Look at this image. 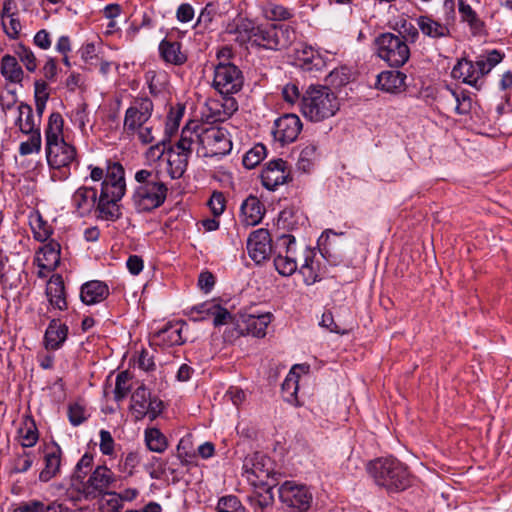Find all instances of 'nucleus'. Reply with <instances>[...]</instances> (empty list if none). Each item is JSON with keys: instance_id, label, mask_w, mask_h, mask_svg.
Returning <instances> with one entry per match:
<instances>
[{"instance_id": "f257e3e1", "label": "nucleus", "mask_w": 512, "mask_h": 512, "mask_svg": "<svg viewBox=\"0 0 512 512\" xmlns=\"http://www.w3.org/2000/svg\"><path fill=\"white\" fill-rule=\"evenodd\" d=\"M126 192L125 171L120 163H108L106 178L101 183L99 198L94 211L96 217L105 221H116L122 213L119 201Z\"/></svg>"}, {"instance_id": "f03ea898", "label": "nucleus", "mask_w": 512, "mask_h": 512, "mask_svg": "<svg viewBox=\"0 0 512 512\" xmlns=\"http://www.w3.org/2000/svg\"><path fill=\"white\" fill-rule=\"evenodd\" d=\"M505 54L497 49L487 50L475 60L461 58L451 71V76L476 90H481L485 77L504 59Z\"/></svg>"}, {"instance_id": "7ed1b4c3", "label": "nucleus", "mask_w": 512, "mask_h": 512, "mask_svg": "<svg viewBox=\"0 0 512 512\" xmlns=\"http://www.w3.org/2000/svg\"><path fill=\"white\" fill-rule=\"evenodd\" d=\"M340 109L338 96L327 85H310L301 95L299 110L311 122H322Z\"/></svg>"}, {"instance_id": "20e7f679", "label": "nucleus", "mask_w": 512, "mask_h": 512, "mask_svg": "<svg viewBox=\"0 0 512 512\" xmlns=\"http://www.w3.org/2000/svg\"><path fill=\"white\" fill-rule=\"evenodd\" d=\"M137 186L132 201L138 212H149L160 207L166 200L168 188L160 179L159 172L141 169L135 173Z\"/></svg>"}, {"instance_id": "39448f33", "label": "nucleus", "mask_w": 512, "mask_h": 512, "mask_svg": "<svg viewBox=\"0 0 512 512\" xmlns=\"http://www.w3.org/2000/svg\"><path fill=\"white\" fill-rule=\"evenodd\" d=\"M368 471L377 485L391 492L404 490L410 483L407 467L393 457L372 461Z\"/></svg>"}, {"instance_id": "423d86ee", "label": "nucleus", "mask_w": 512, "mask_h": 512, "mask_svg": "<svg viewBox=\"0 0 512 512\" xmlns=\"http://www.w3.org/2000/svg\"><path fill=\"white\" fill-rule=\"evenodd\" d=\"M248 39L251 45L269 50H282L295 41L296 33L286 24L258 25L251 28Z\"/></svg>"}, {"instance_id": "0eeeda50", "label": "nucleus", "mask_w": 512, "mask_h": 512, "mask_svg": "<svg viewBox=\"0 0 512 512\" xmlns=\"http://www.w3.org/2000/svg\"><path fill=\"white\" fill-rule=\"evenodd\" d=\"M377 54L391 67H402L410 58L405 40L393 33H383L376 38Z\"/></svg>"}, {"instance_id": "6e6552de", "label": "nucleus", "mask_w": 512, "mask_h": 512, "mask_svg": "<svg viewBox=\"0 0 512 512\" xmlns=\"http://www.w3.org/2000/svg\"><path fill=\"white\" fill-rule=\"evenodd\" d=\"M200 148L204 157L224 156L232 149V142L226 129L219 126L200 124Z\"/></svg>"}, {"instance_id": "1a4fd4ad", "label": "nucleus", "mask_w": 512, "mask_h": 512, "mask_svg": "<svg viewBox=\"0 0 512 512\" xmlns=\"http://www.w3.org/2000/svg\"><path fill=\"white\" fill-rule=\"evenodd\" d=\"M244 83L242 71L229 62H219L214 68L212 85L222 95L238 93Z\"/></svg>"}, {"instance_id": "9d476101", "label": "nucleus", "mask_w": 512, "mask_h": 512, "mask_svg": "<svg viewBox=\"0 0 512 512\" xmlns=\"http://www.w3.org/2000/svg\"><path fill=\"white\" fill-rule=\"evenodd\" d=\"M455 1L444 0L443 9L445 11L444 22L434 20L431 16L421 15L416 19L420 31L432 39H440L450 36V25L455 21Z\"/></svg>"}, {"instance_id": "9b49d317", "label": "nucleus", "mask_w": 512, "mask_h": 512, "mask_svg": "<svg viewBox=\"0 0 512 512\" xmlns=\"http://www.w3.org/2000/svg\"><path fill=\"white\" fill-rule=\"evenodd\" d=\"M437 105L446 113L466 115L472 109V99L468 91L447 85L439 92Z\"/></svg>"}, {"instance_id": "f8f14e48", "label": "nucleus", "mask_w": 512, "mask_h": 512, "mask_svg": "<svg viewBox=\"0 0 512 512\" xmlns=\"http://www.w3.org/2000/svg\"><path fill=\"white\" fill-rule=\"evenodd\" d=\"M154 110L153 102L150 98L136 97L125 112L123 121V130L127 135H131L143 125L149 123Z\"/></svg>"}, {"instance_id": "ddd939ff", "label": "nucleus", "mask_w": 512, "mask_h": 512, "mask_svg": "<svg viewBox=\"0 0 512 512\" xmlns=\"http://www.w3.org/2000/svg\"><path fill=\"white\" fill-rule=\"evenodd\" d=\"M281 502L298 512L307 511L312 502V494L305 485L285 481L278 489Z\"/></svg>"}, {"instance_id": "4468645a", "label": "nucleus", "mask_w": 512, "mask_h": 512, "mask_svg": "<svg viewBox=\"0 0 512 512\" xmlns=\"http://www.w3.org/2000/svg\"><path fill=\"white\" fill-rule=\"evenodd\" d=\"M116 481L115 474L106 466H97L84 485L86 495L96 498L111 493L109 489Z\"/></svg>"}, {"instance_id": "2eb2a0df", "label": "nucleus", "mask_w": 512, "mask_h": 512, "mask_svg": "<svg viewBox=\"0 0 512 512\" xmlns=\"http://www.w3.org/2000/svg\"><path fill=\"white\" fill-rule=\"evenodd\" d=\"M272 240L267 229L260 228L253 231L247 239L249 257L260 264L266 261L272 253Z\"/></svg>"}, {"instance_id": "dca6fc26", "label": "nucleus", "mask_w": 512, "mask_h": 512, "mask_svg": "<svg viewBox=\"0 0 512 512\" xmlns=\"http://www.w3.org/2000/svg\"><path fill=\"white\" fill-rule=\"evenodd\" d=\"M302 130V122L296 114H285L275 120L273 135L282 144L295 141Z\"/></svg>"}, {"instance_id": "f3484780", "label": "nucleus", "mask_w": 512, "mask_h": 512, "mask_svg": "<svg viewBox=\"0 0 512 512\" xmlns=\"http://www.w3.org/2000/svg\"><path fill=\"white\" fill-rule=\"evenodd\" d=\"M289 170L287 162L283 159L269 161L261 172V181L268 190H275L288 181Z\"/></svg>"}, {"instance_id": "a211bd4d", "label": "nucleus", "mask_w": 512, "mask_h": 512, "mask_svg": "<svg viewBox=\"0 0 512 512\" xmlns=\"http://www.w3.org/2000/svg\"><path fill=\"white\" fill-rule=\"evenodd\" d=\"M46 157L50 167L60 169L76 160V149L65 141L46 145Z\"/></svg>"}, {"instance_id": "6ab92c4d", "label": "nucleus", "mask_w": 512, "mask_h": 512, "mask_svg": "<svg viewBox=\"0 0 512 512\" xmlns=\"http://www.w3.org/2000/svg\"><path fill=\"white\" fill-rule=\"evenodd\" d=\"M271 322V314L265 313L261 315H244L241 318V323H238V327L241 334H249L254 337H264L266 335V329Z\"/></svg>"}, {"instance_id": "aec40b11", "label": "nucleus", "mask_w": 512, "mask_h": 512, "mask_svg": "<svg viewBox=\"0 0 512 512\" xmlns=\"http://www.w3.org/2000/svg\"><path fill=\"white\" fill-rule=\"evenodd\" d=\"M97 202V190L93 187L81 186L72 195V205L81 216L89 215Z\"/></svg>"}, {"instance_id": "412c9836", "label": "nucleus", "mask_w": 512, "mask_h": 512, "mask_svg": "<svg viewBox=\"0 0 512 512\" xmlns=\"http://www.w3.org/2000/svg\"><path fill=\"white\" fill-rule=\"evenodd\" d=\"M200 138H201V127L199 124L193 123L189 124L182 129L180 139L175 144V150L179 152L185 153L190 157L193 146L198 145L197 152L201 153L200 148Z\"/></svg>"}, {"instance_id": "4be33fe9", "label": "nucleus", "mask_w": 512, "mask_h": 512, "mask_svg": "<svg viewBox=\"0 0 512 512\" xmlns=\"http://www.w3.org/2000/svg\"><path fill=\"white\" fill-rule=\"evenodd\" d=\"M406 75L397 70L383 71L377 76L376 88L387 93H398L404 90Z\"/></svg>"}, {"instance_id": "5701e85b", "label": "nucleus", "mask_w": 512, "mask_h": 512, "mask_svg": "<svg viewBox=\"0 0 512 512\" xmlns=\"http://www.w3.org/2000/svg\"><path fill=\"white\" fill-rule=\"evenodd\" d=\"M264 206L255 196H249L241 205L240 219L245 226H254L261 222Z\"/></svg>"}, {"instance_id": "b1692460", "label": "nucleus", "mask_w": 512, "mask_h": 512, "mask_svg": "<svg viewBox=\"0 0 512 512\" xmlns=\"http://www.w3.org/2000/svg\"><path fill=\"white\" fill-rule=\"evenodd\" d=\"M68 327L57 319H52L44 335L46 349L57 350L66 341Z\"/></svg>"}, {"instance_id": "393cba45", "label": "nucleus", "mask_w": 512, "mask_h": 512, "mask_svg": "<svg viewBox=\"0 0 512 512\" xmlns=\"http://www.w3.org/2000/svg\"><path fill=\"white\" fill-rule=\"evenodd\" d=\"M38 266L46 271H53L60 263V244L50 241L45 244L36 257Z\"/></svg>"}, {"instance_id": "a878e982", "label": "nucleus", "mask_w": 512, "mask_h": 512, "mask_svg": "<svg viewBox=\"0 0 512 512\" xmlns=\"http://www.w3.org/2000/svg\"><path fill=\"white\" fill-rule=\"evenodd\" d=\"M109 295L108 286L101 281H90L81 287L80 297L86 305L102 302Z\"/></svg>"}, {"instance_id": "bb28decb", "label": "nucleus", "mask_w": 512, "mask_h": 512, "mask_svg": "<svg viewBox=\"0 0 512 512\" xmlns=\"http://www.w3.org/2000/svg\"><path fill=\"white\" fill-rule=\"evenodd\" d=\"M161 58L169 64L180 66L187 61V56L181 51V43L163 39L159 44Z\"/></svg>"}, {"instance_id": "cd10ccee", "label": "nucleus", "mask_w": 512, "mask_h": 512, "mask_svg": "<svg viewBox=\"0 0 512 512\" xmlns=\"http://www.w3.org/2000/svg\"><path fill=\"white\" fill-rule=\"evenodd\" d=\"M244 468L260 481L268 479L272 473L270 459L258 453L245 460Z\"/></svg>"}, {"instance_id": "c85d7f7f", "label": "nucleus", "mask_w": 512, "mask_h": 512, "mask_svg": "<svg viewBox=\"0 0 512 512\" xmlns=\"http://www.w3.org/2000/svg\"><path fill=\"white\" fill-rule=\"evenodd\" d=\"M46 295L52 306L59 310L67 308L64 283L60 275L51 277L46 287Z\"/></svg>"}, {"instance_id": "c756f323", "label": "nucleus", "mask_w": 512, "mask_h": 512, "mask_svg": "<svg viewBox=\"0 0 512 512\" xmlns=\"http://www.w3.org/2000/svg\"><path fill=\"white\" fill-rule=\"evenodd\" d=\"M189 156L170 148L167 152V172L172 179H179L187 169Z\"/></svg>"}, {"instance_id": "7c9ffc66", "label": "nucleus", "mask_w": 512, "mask_h": 512, "mask_svg": "<svg viewBox=\"0 0 512 512\" xmlns=\"http://www.w3.org/2000/svg\"><path fill=\"white\" fill-rule=\"evenodd\" d=\"M0 72L2 76L11 83L19 84L24 77V71L19 65L15 56L6 54L0 62Z\"/></svg>"}, {"instance_id": "2f4dec72", "label": "nucleus", "mask_w": 512, "mask_h": 512, "mask_svg": "<svg viewBox=\"0 0 512 512\" xmlns=\"http://www.w3.org/2000/svg\"><path fill=\"white\" fill-rule=\"evenodd\" d=\"M151 398L149 390L144 386H139L131 395L130 409L136 420L146 417L147 404Z\"/></svg>"}, {"instance_id": "473e14b6", "label": "nucleus", "mask_w": 512, "mask_h": 512, "mask_svg": "<svg viewBox=\"0 0 512 512\" xmlns=\"http://www.w3.org/2000/svg\"><path fill=\"white\" fill-rule=\"evenodd\" d=\"M19 116L16 125L23 134L36 133L40 131L39 122H35L32 107L26 103H20L18 106Z\"/></svg>"}, {"instance_id": "72a5a7b5", "label": "nucleus", "mask_w": 512, "mask_h": 512, "mask_svg": "<svg viewBox=\"0 0 512 512\" xmlns=\"http://www.w3.org/2000/svg\"><path fill=\"white\" fill-rule=\"evenodd\" d=\"M64 121L62 115L58 112L51 113L48 118L47 127L45 129L46 145L64 141L63 138Z\"/></svg>"}, {"instance_id": "f704fd0d", "label": "nucleus", "mask_w": 512, "mask_h": 512, "mask_svg": "<svg viewBox=\"0 0 512 512\" xmlns=\"http://www.w3.org/2000/svg\"><path fill=\"white\" fill-rule=\"evenodd\" d=\"M183 325L180 323H169L164 328L159 330L155 337L159 342H162L166 345H181L184 343V339L182 337Z\"/></svg>"}, {"instance_id": "c9c22d12", "label": "nucleus", "mask_w": 512, "mask_h": 512, "mask_svg": "<svg viewBox=\"0 0 512 512\" xmlns=\"http://www.w3.org/2000/svg\"><path fill=\"white\" fill-rule=\"evenodd\" d=\"M61 450L58 446L48 450L45 455V468L40 472L39 479L43 482L53 478L60 469Z\"/></svg>"}, {"instance_id": "e433bc0d", "label": "nucleus", "mask_w": 512, "mask_h": 512, "mask_svg": "<svg viewBox=\"0 0 512 512\" xmlns=\"http://www.w3.org/2000/svg\"><path fill=\"white\" fill-rule=\"evenodd\" d=\"M458 10L461 20L468 24L473 33H479L483 29L484 23L471 5L464 0H458Z\"/></svg>"}, {"instance_id": "4c0bfd02", "label": "nucleus", "mask_w": 512, "mask_h": 512, "mask_svg": "<svg viewBox=\"0 0 512 512\" xmlns=\"http://www.w3.org/2000/svg\"><path fill=\"white\" fill-rule=\"evenodd\" d=\"M23 447H33L38 441V430L32 418L26 417L18 429Z\"/></svg>"}, {"instance_id": "58836bf2", "label": "nucleus", "mask_w": 512, "mask_h": 512, "mask_svg": "<svg viewBox=\"0 0 512 512\" xmlns=\"http://www.w3.org/2000/svg\"><path fill=\"white\" fill-rule=\"evenodd\" d=\"M145 442L148 449L156 453H163L168 447L166 437L157 428L146 429Z\"/></svg>"}, {"instance_id": "ea45409f", "label": "nucleus", "mask_w": 512, "mask_h": 512, "mask_svg": "<svg viewBox=\"0 0 512 512\" xmlns=\"http://www.w3.org/2000/svg\"><path fill=\"white\" fill-rule=\"evenodd\" d=\"M298 59L302 62L304 69L309 71L321 70L325 65L322 57L311 47H304L302 51L299 52Z\"/></svg>"}, {"instance_id": "a19ab883", "label": "nucleus", "mask_w": 512, "mask_h": 512, "mask_svg": "<svg viewBox=\"0 0 512 512\" xmlns=\"http://www.w3.org/2000/svg\"><path fill=\"white\" fill-rule=\"evenodd\" d=\"M274 266L282 276H290L297 270L295 255H284L278 253L274 258Z\"/></svg>"}, {"instance_id": "79ce46f5", "label": "nucleus", "mask_w": 512, "mask_h": 512, "mask_svg": "<svg viewBox=\"0 0 512 512\" xmlns=\"http://www.w3.org/2000/svg\"><path fill=\"white\" fill-rule=\"evenodd\" d=\"M14 53L29 72H34L37 69L35 54L29 47L18 43L14 48Z\"/></svg>"}, {"instance_id": "37998d69", "label": "nucleus", "mask_w": 512, "mask_h": 512, "mask_svg": "<svg viewBox=\"0 0 512 512\" xmlns=\"http://www.w3.org/2000/svg\"><path fill=\"white\" fill-rule=\"evenodd\" d=\"M317 158V146L315 144H308L305 147L302 148L298 162L297 167L299 170H302L303 172H308L313 162Z\"/></svg>"}, {"instance_id": "c03bdc74", "label": "nucleus", "mask_w": 512, "mask_h": 512, "mask_svg": "<svg viewBox=\"0 0 512 512\" xmlns=\"http://www.w3.org/2000/svg\"><path fill=\"white\" fill-rule=\"evenodd\" d=\"M30 225L38 241L44 242L50 237L51 228L39 213L31 217Z\"/></svg>"}, {"instance_id": "a18cd8bd", "label": "nucleus", "mask_w": 512, "mask_h": 512, "mask_svg": "<svg viewBox=\"0 0 512 512\" xmlns=\"http://www.w3.org/2000/svg\"><path fill=\"white\" fill-rule=\"evenodd\" d=\"M265 17L271 21H285L293 16V12L280 4L269 3L264 9Z\"/></svg>"}, {"instance_id": "49530a36", "label": "nucleus", "mask_w": 512, "mask_h": 512, "mask_svg": "<svg viewBox=\"0 0 512 512\" xmlns=\"http://www.w3.org/2000/svg\"><path fill=\"white\" fill-rule=\"evenodd\" d=\"M398 27L399 36L406 41V43H415L419 38L418 28L408 20L401 18L396 22Z\"/></svg>"}, {"instance_id": "de8ad7c7", "label": "nucleus", "mask_w": 512, "mask_h": 512, "mask_svg": "<svg viewBox=\"0 0 512 512\" xmlns=\"http://www.w3.org/2000/svg\"><path fill=\"white\" fill-rule=\"evenodd\" d=\"M350 81V71L347 67L333 69L326 77L327 84L339 88Z\"/></svg>"}, {"instance_id": "09e8293b", "label": "nucleus", "mask_w": 512, "mask_h": 512, "mask_svg": "<svg viewBox=\"0 0 512 512\" xmlns=\"http://www.w3.org/2000/svg\"><path fill=\"white\" fill-rule=\"evenodd\" d=\"M130 375L128 372L124 371L117 375L115 389H114V398L116 401L123 400L130 391Z\"/></svg>"}, {"instance_id": "8fccbe9b", "label": "nucleus", "mask_w": 512, "mask_h": 512, "mask_svg": "<svg viewBox=\"0 0 512 512\" xmlns=\"http://www.w3.org/2000/svg\"><path fill=\"white\" fill-rule=\"evenodd\" d=\"M31 136L29 140L22 142L19 146V154L21 156L30 155L32 153H38L41 150V133H29Z\"/></svg>"}, {"instance_id": "3c124183", "label": "nucleus", "mask_w": 512, "mask_h": 512, "mask_svg": "<svg viewBox=\"0 0 512 512\" xmlns=\"http://www.w3.org/2000/svg\"><path fill=\"white\" fill-rule=\"evenodd\" d=\"M296 240L293 235L283 234L277 238L275 243V251L284 255H295Z\"/></svg>"}, {"instance_id": "603ef678", "label": "nucleus", "mask_w": 512, "mask_h": 512, "mask_svg": "<svg viewBox=\"0 0 512 512\" xmlns=\"http://www.w3.org/2000/svg\"><path fill=\"white\" fill-rule=\"evenodd\" d=\"M299 272L303 276V280L306 285H312L320 280V277L314 267V261L309 256H306L305 263L300 266Z\"/></svg>"}, {"instance_id": "864d4df0", "label": "nucleus", "mask_w": 512, "mask_h": 512, "mask_svg": "<svg viewBox=\"0 0 512 512\" xmlns=\"http://www.w3.org/2000/svg\"><path fill=\"white\" fill-rule=\"evenodd\" d=\"M265 154V147L261 144L256 145L250 151H248L243 157V165L252 169L263 159Z\"/></svg>"}, {"instance_id": "5fc2aeb1", "label": "nucleus", "mask_w": 512, "mask_h": 512, "mask_svg": "<svg viewBox=\"0 0 512 512\" xmlns=\"http://www.w3.org/2000/svg\"><path fill=\"white\" fill-rule=\"evenodd\" d=\"M218 509L224 512H245L238 497L234 495L224 496L219 499Z\"/></svg>"}, {"instance_id": "6e6d98bb", "label": "nucleus", "mask_w": 512, "mask_h": 512, "mask_svg": "<svg viewBox=\"0 0 512 512\" xmlns=\"http://www.w3.org/2000/svg\"><path fill=\"white\" fill-rule=\"evenodd\" d=\"M4 32L10 39H17L21 31V23L16 16L1 19Z\"/></svg>"}, {"instance_id": "4d7b16f0", "label": "nucleus", "mask_w": 512, "mask_h": 512, "mask_svg": "<svg viewBox=\"0 0 512 512\" xmlns=\"http://www.w3.org/2000/svg\"><path fill=\"white\" fill-rule=\"evenodd\" d=\"M294 368L286 376L282 383V391L287 397H293L298 390V375L293 371Z\"/></svg>"}, {"instance_id": "13d9d810", "label": "nucleus", "mask_w": 512, "mask_h": 512, "mask_svg": "<svg viewBox=\"0 0 512 512\" xmlns=\"http://www.w3.org/2000/svg\"><path fill=\"white\" fill-rule=\"evenodd\" d=\"M33 464V457L31 453L24 452L21 455H18L14 460L13 471L15 473H25L27 472Z\"/></svg>"}, {"instance_id": "bf43d9fd", "label": "nucleus", "mask_w": 512, "mask_h": 512, "mask_svg": "<svg viewBox=\"0 0 512 512\" xmlns=\"http://www.w3.org/2000/svg\"><path fill=\"white\" fill-rule=\"evenodd\" d=\"M154 128L153 126L146 124L141 126L137 129V131H134L131 133L130 136H137V139L144 145L150 144L154 142L155 136H154Z\"/></svg>"}, {"instance_id": "052dcab7", "label": "nucleus", "mask_w": 512, "mask_h": 512, "mask_svg": "<svg viewBox=\"0 0 512 512\" xmlns=\"http://www.w3.org/2000/svg\"><path fill=\"white\" fill-rule=\"evenodd\" d=\"M225 198L221 192H214L208 201V206L215 217L221 215L225 209Z\"/></svg>"}, {"instance_id": "680f3d73", "label": "nucleus", "mask_w": 512, "mask_h": 512, "mask_svg": "<svg viewBox=\"0 0 512 512\" xmlns=\"http://www.w3.org/2000/svg\"><path fill=\"white\" fill-rule=\"evenodd\" d=\"M68 417L72 425L78 426L86 420L85 410L77 403L72 404L68 409Z\"/></svg>"}, {"instance_id": "e2e57ef3", "label": "nucleus", "mask_w": 512, "mask_h": 512, "mask_svg": "<svg viewBox=\"0 0 512 512\" xmlns=\"http://www.w3.org/2000/svg\"><path fill=\"white\" fill-rule=\"evenodd\" d=\"M215 15V9L212 4H207L202 11L200 12L196 27L207 29L210 23L213 20V17Z\"/></svg>"}, {"instance_id": "0e129e2a", "label": "nucleus", "mask_w": 512, "mask_h": 512, "mask_svg": "<svg viewBox=\"0 0 512 512\" xmlns=\"http://www.w3.org/2000/svg\"><path fill=\"white\" fill-rule=\"evenodd\" d=\"M212 317L213 325L215 327L228 324L233 319L232 314L226 308L222 307L220 304L217 305Z\"/></svg>"}, {"instance_id": "69168bd1", "label": "nucleus", "mask_w": 512, "mask_h": 512, "mask_svg": "<svg viewBox=\"0 0 512 512\" xmlns=\"http://www.w3.org/2000/svg\"><path fill=\"white\" fill-rule=\"evenodd\" d=\"M320 325L333 333H337V334H341V335L348 333L347 329H341L337 325V323L334 321L332 313L329 311L323 313L322 319L320 321Z\"/></svg>"}, {"instance_id": "338daca9", "label": "nucleus", "mask_w": 512, "mask_h": 512, "mask_svg": "<svg viewBox=\"0 0 512 512\" xmlns=\"http://www.w3.org/2000/svg\"><path fill=\"white\" fill-rule=\"evenodd\" d=\"M282 95H283V99L290 103V104H296V103H300V99H301V96H300V91H299V88L297 85L295 84H287L284 86L283 90H282Z\"/></svg>"}, {"instance_id": "774afa93", "label": "nucleus", "mask_w": 512, "mask_h": 512, "mask_svg": "<svg viewBox=\"0 0 512 512\" xmlns=\"http://www.w3.org/2000/svg\"><path fill=\"white\" fill-rule=\"evenodd\" d=\"M108 495L110 498L101 504V510L103 512H120L122 507L121 498L115 492H111Z\"/></svg>"}]
</instances>
